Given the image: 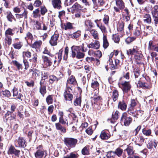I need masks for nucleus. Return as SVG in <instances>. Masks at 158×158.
Here are the masks:
<instances>
[{
    "label": "nucleus",
    "mask_w": 158,
    "mask_h": 158,
    "mask_svg": "<svg viewBox=\"0 0 158 158\" xmlns=\"http://www.w3.org/2000/svg\"><path fill=\"white\" fill-rule=\"evenodd\" d=\"M64 142L65 145L70 148L75 147L77 142V140L72 138L66 137L64 138Z\"/></svg>",
    "instance_id": "f257e3e1"
},
{
    "label": "nucleus",
    "mask_w": 158,
    "mask_h": 158,
    "mask_svg": "<svg viewBox=\"0 0 158 158\" xmlns=\"http://www.w3.org/2000/svg\"><path fill=\"white\" fill-rule=\"evenodd\" d=\"M36 151L35 153L36 158H45L47 156L46 151L43 148L41 145H39L36 148Z\"/></svg>",
    "instance_id": "f03ea898"
},
{
    "label": "nucleus",
    "mask_w": 158,
    "mask_h": 158,
    "mask_svg": "<svg viewBox=\"0 0 158 158\" xmlns=\"http://www.w3.org/2000/svg\"><path fill=\"white\" fill-rule=\"evenodd\" d=\"M115 1L116 6L114 7V11L120 12V10H122L124 8V3L122 0H115Z\"/></svg>",
    "instance_id": "7ed1b4c3"
},
{
    "label": "nucleus",
    "mask_w": 158,
    "mask_h": 158,
    "mask_svg": "<svg viewBox=\"0 0 158 158\" xmlns=\"http://www.w3.org/2000/svg\"><path fill=\"white\" fill-rule=\"evenodd\" d=\"M121 88L124 93H127L130 90L131 85L129 81H122L121 82Z\"/></svg>",
    "instance_id": "20e7f679"
},
{
    "label": "nucleus",
    "mask_w": 158,
    "mask_h": 158,
    "mask_svg": "<svg viewBox=\"0 0 158 158\" xmlns=\"http://www.w3.org/2000/svg\"><path fill=\"white\" fill-rule=\"evenodd\" d=\"M132 121V119L130 117L127 116L126 113H124L121 118V122L123 123L124 125L128 126Z\"/></svg>",
    "instance_id": "39448f33"
},
{
    "label": "nucleus",
    "mask_w": 158,
    "mask_h": 158,
    "mask_svg": "<svg viewBox=\"0 0 158 158\" xmlns=\"http://www.w3.org/2000/svg\"><path fill=\"white\" fill-rule=\"evenodd\" d=\"M137 86L138 87H141L143 89H149L152 87V85L150 81L143 82L140 81H138Z\"/></svg>",
    "instance_id": "423d86ee"
},
{
    "label": "nucleus",
    "mask_w": 158,
    "mask_h": 158,
    "mask_svg": "<svg viewBox=\"0 0 158 158\" xmlns=\"http://www.w3.org/2000/svg\"><path fill=\"white\" fill-rule=\"evenodd\" d=\"M82 7L77 2H76L68 10L69 11L71 12L72 13H74L76 11H78L81 10Z\"/></svg>",
    "instance_id": "0eeeda50"
},
{
    "label": "nucleus",
    "mask_w": 158,
    "mask_h": 158,
    "mask_svg": "<svg viewBox=\"0 0 158 158\" xmlns=\"http://www.w3.org/2000/svg\"><path fill=\"white\" fill-rule=\"evenodd\" d=\"M42 58L44 61V67H47L52 65L53 60L44 56H43Z\"/></svg>",
    "instance_id": "6e6552de"
},
{
    "label": "nucleus",
    "mask_w": 158,
    "mask_h": 158,
    "mask_svg": "<svg viewBox=\"0 0 158 158\" xmlns=\"http://www.w3.org/2000/svg\"><path fill=\"white\" fill-rule=\"evenodd\" d=\"M105 5V2L104 0H98V3L96 5H94V8L95 10L98 9V11H101L104 10V8H102L101 10L100 7H103Z\"/></svg>",
    "instance_id": "1a4fd4ad"
},
{
    "label": "nucleus",
    "mask_w": 158,
    "mask_h": 158,
    "mask_svg": "<svg viewBox=\"0 0 158 158\" xmlns=\"http://www.w3.org/2000/svg\"><path fill=\"white\" fill-rule=\"evenodd\" d=\"M59 35L58 34H54L51 37V39L49 42L52 46L56 45Z\"/></svg>",
    "instance_id": "9d476101"
},
{
    "label": "nucleus",
    "mask_w": 158,
    "mask_h": 158,
    "mask_svg": "<svg viewBox=\"0 0 158 158\" xmlns=\"http://www.w3.org/2000/svg\"><path fill=\"white\" fill-rule=\"evenodd\" d=\"M111 99L114 102L116 101L118 99L119 94L118 91L116 89L114 90L112 92H110Z\"/></svg>",
    "instance_id": "9b49d317"
},
{
    "label": "nucleus",
    "mask_w": 158,
    "mask_h": 158,
    "mask_svg": "<svg viewBox=\"0 0 158 158\" xmlns=\"http://www.w3.org/2000/svg\"><path fill=\"white\" fill-rule=\"evenodd\" d=\"M52 4L54 8L60 9L62 7L61 0H53L52 1Z\"/></svg>",
    "instance_id": "f8f14e48"
},
{
    "label": "nucleus",
    "mask_w": 158,
    "mask_h": 158,
    "mask_svg": "<svg viewBox=\"0 0 158 158\" xmlns=\"http://www.w3.org/2000/svg\"><path fill=\"white\" fill-rule=\"evenodd\" d=\"M110 136V135L108 133V131L103 130L102 131L100 137L103 140H107L108 139Z\"/></svg>",
    "instance_id": "ddd939ff"
},
{
    "label": "nucleus",
    "mask_w": 158,
    "mask_h": 158,
    "mask_svg": "<svg viewBox=\"0 0 158 158\" xmlns=\"http://www.w3.org/2000/svg\"><path fill=\"white\" fill-rule=\"evenodd\" d=\"M118 107V109H120L122 110H125L127 108V104L124 100H122L119 102Z\"/></svg>",
    "instance_id": "4468645a"
},
{
    "label": "nucleus",
    "mask_w": 158,
    "mask_h": 158,
    "mask_svg": "<svg viewBox=\"0 0 158 158\" xmlns=\"http://www.w3.org/2000/svg\"><path fill=\"white\" fill-rule=\"evenodd\" d=\"M100 44L98 40H95L94 43H91L88 45L89 48H94L96 49H98L100 47Z\"/></svg>",
    "instance_id": "2eb2a0df"
},
{
    "label": "nucleus",
    "mask_w": 158,
    "mask_h": 158,
    "mask_svg": "<svg viewBox=\"0 0 158 158\" xmlns=\"http://www.w3.org/2000/svg\"><path fill=\"white\" fill-rule=\"evenodd\" d=\"M20 151L17 150L13 146H11L9 148L8 151V154H15L16 156H18Z\"/></svg>",
    "instance_id": "dca6fc26"
},
{
    "label": "nucleus",
    "mask_w": 158,
    "mask_h": 158,
    "mask_svg": "<svg viewBox=\"0 0 158 158\" xmlns=\"http://www.w3.org/2000/svg\"><path fill=\"white\" fill-rule=\"evenodd\" d=\"M143 21L144 23L149 24L152 22V19L151 16L148 14H145L143 15Z\"/></svg>",
    "instance_id": "f3484780"
},
{
    "label": "nucleus",
    "mask_w": 158,
    "mask_h": 158,
    "mask_svg": "<svg viewBox=\"0 0 158 158\" xmlns=\"http://www.w3.org/2000/svg\"><path fill=\"white\" fill-rule=\"evenodd\" d=\"M55 126L56 129L60 131L61 133H64L66 132V128L63 127L60 123H56Z\"/></svg>",
    "instance_id": "a211bd4d"
},
{
    "label": "nucleus",
    "mask_w": 158,
    "mask_h": 158,
    "mask_svg": "<svg viewBox=\"0 0 158 158\" xmlns=\"http://www.w3.org/2000/svg\"><path fill=\"white\" fill-rule=\"evenodd\" d=\"M77 84V81L76 80L75 77L72 75L69 77L66 83L67 85L71 84V85H75Z\"/></svg>",
    "instance_id": "6ab92c4d"
},
{
    "label": "nucleus",
    "mask_w": 158,
    "mask_h": 158,
    "mask_svg": "<svg viewBox=\"0 0 158 158\" xmlns=\"http://www.w3.org/2000/svg\"><path fill=\"white\" fill-rule=\"evenodd\" d=\"M93 50H89L88 52V54L90 55H94L97 57L99 58L101 57L102 54L101 52L99 50L95 51L94 53H93Z\"/></svg>",
    "instance_id": "aec40b11"
},
{
    "label": "nucleus",
    "mask_w": 158,
    "mask_h": 158,
    "mask_svg": "<svg viewBox=\"0 0 158 158\" xmlns=\"http://www.w3.org/2000/svg\"><path fill=\"white\" fill-rule=\"evenodd\" d=\"M64 99L66 101H71L73 98V95L70 93L64 92Z\"/></svg>",
    "instance_id": "412c9836"
},
{
    "label": "nucleus",
    "mask_w": 158,
    "mask_h": 158,
    "mask_svg": "<svg viewBox=\"0 0 158 158\" xmlns=\"http://www.w3.org/2000/svg\"><path fill=\"white\" fill-rule=\"evenodd\" d=\"M15 115H12L10 112L8 111L5 115V117L6 120L9 121H11V120H15Z\"/></svg>",
    "instance_id": "4be33fe9"
},
{
    "label": "nucleus",
    "mask_w": 158,
    "mask_h": 158,
    "mask_svg": "<svg viewBox=\"0 0 158 158\" xmlns=\"http://www.w3.org/2000/svg\"><path fill=\"white\" fill-rule=\"evenodd\" d=\"M87 31H88L90 32L94 39L96 40L98 39V33L94 29H92L89 28L87 29Z\"/></svg>",
    "instance_id": "5701e85b"
},
{
    "label": "nucleus",
    "mask_w": 158,
    "mask_h": 158,
    "mask_svg": "<svg viewBox=\"0 0 158 158\" xmlns=\"http://www.w3.org/2000/svg\"><path fill=\"white\" fill-rule=\"evenodd\" d=\"M13 96H17V98L19 99H21V98L23 97L22 95L21 94H18V89L14 87L13 89Z\"/></svg>",
    "instance_id": "b1692460"
},
{
    "label": "nucleus",
    "mask_w": 158,
    "mask_h": 158,
    "mask_svg": "<svg viewBox=\"0 0 158 158\" xmlns=\"http://www.w3.org/2000/svg\"><path fill=\"white\" fill-rule=\"evenodd\" d=\"M17 141L19 146L23 147H24L26 146V142L22 137H19Z\"/></svg>",
    "instance_id": "393cba45"
},
{
    "label": "nucleus",
    "mask_w": 158,
    "mask_h": 158,
    "mask_svg": "<svg viewBox=\"0 0 158 158\" xmlns=\"http://www.w3.org/2000/svg\"><path fill=\"white\" fill-rule=\"evenodd\" d=\"M42 44V42L41 40H38L35 41L33 44L31 45V47L33 48H39L40 47Z\"/></svg>",
    "instance_id": "a878e982"
},
{
    "label": "nucleus",
    "mask_w": 158,
    "mask_h": 158,
    "mask_svg": "<svg viewBox=\"0 0 158 158\" xmlns=\"http://www.w3.org/2000/svg\"><path fill=\"white\" fill-rule=\"evenodd\" d=\"M6 18L10 22H12L13 20L15 21L16 20L14 16L10 11L7 12Z\"/></svg>",
    "instance_id": "bb28decb"
},
{
    "label": "nucleus",
    "mask_w": 158,
    "mask_h": 158,
    "mask_svg": "<svg viewBox=\"0 0 158 158\" xmlns=\"http://www.w3.org/2000/svg\"><path fill=\"white\" fill-rule=\"evenodd\" d=\"M124 23L122 22H119L117 25V29L118 31H123L124 29Z\"/></svg>",
    "instance_id": "cd10ccee"
},
{
    "label": "nucleus",
    "mask_w": 158,
    "mask_h": 158,
    "mask_svg": "<svg viewBox=\"0 0 158 158\" xmlns=\"http://www.w3.org/2000/svg\"><path fill=\"white\" fill-rule=\"evenodd\" d=\"M81 97H77L73 102L74 105L75 106H81Z\"/></svg>",
    "instance_id": "c85d7f7f"
},
{
    "label": "nucleus",
    "mask_w": 158,
    "mask_h": 158,
    "mask_svg": "<svg viewBox=\"0 0 158 158\" xmlns=\"http://www.w3.org/2000/svg\"><path fill=\"white\" fill-rule=\"evenodd\" d=\"M119 111L116 110L114 114H112V119L111 121V123H114L115 122V120H116L118 119L119 116Z\"/></svg>",
    "instance_id": "c756f323"
},
{
    "label": "nucleus",
    "mask_w": 158,
    "mask_h": 158,
    "mask_svg": "<svg viewBox=\"0 0 158 158\" xmlns=\"http://www.w3.org/2000/svg\"><path fill=\"white\" fill-rule=\"evenodd\" d=\"M103 46L104 49L106 48L109 45V43L107 41L106 36L104 35L103 37Z\"/></svg>",
    "instance_id": "7c9ffc66"
},
{
    "label": "nucleus",
    "mask_w": 158,
    "mask_h": 158,
    "mask_svg": "<svg viewBox=\"0 0 158 158\" xmlns=\"http://www.w3.org/2000/svg\"><path fill=\"white\" fill-rule=\"evenodd\" d=\"M91 87L95 90L98 89L99 87V84L96 81L93 80L91 84Z\"/></svg>",
    "instance_id": "2f4dec72"
},
{
    "label": "nucleus",
    "mask_w": 158,
    "mask_h": 158,
    "mask_svg": "<svg viewBox=\"0 0 158 158\" xmlns=\"http://www.w3.org/2000/svg\"><path fill=\"white\" fill-rule=\"evenodd\" d=\"M148 49H158V46H155L153 41L151 40L149 43Z\"/></svg>",
    "instance_id": "473e14b6"
},
{
    "label": "nucleus",
    "mask_w": 158,
    "mask_h": 158,
    "mask_svg": "<svg viewBox=\"0 0 158 158\" xmlns=\"http://www.w3.org/2000/svg\"><path fill=\"white\" fill-rule=\"evenodd\" d=\"M152 16H158V5H156L154 6L153 10L152 11Z\"/></svg>",
    "instance_id": "72a5a7b5"
},
{
    "label": "nucleus",
    "mask_w": 158,
    "mask_h": 158,
    "mask_svg": "<svg viewBox=\"0 0 158 158\" xmlns=\"http://www.w3.org/2000/svg\"><path fill=\"white\" fill-rule=\"evenodd\" d=\"M85 25L88 27V28L91 29L93 27V23L90 20L86 19L85 22Z\"/></svg>",
    "instance_id": "f704fd0d"
},
{
    "label": "nucleus",
    "mask_w": 158,
    "mask_h": 158,
    "mask_svg": "<svg viewBox=\"0 0 158 158\" xmlns=\"http://www.w3.org/2000/svg\"><path fill=\"white\" fill-rule=\"evenodd\" d=\"M13 30L10 28H8L5 31V36H11L14 35L12 32Z\"/></svg>",
    "instance_id": "c9c22d12"
},
{
    "label": "nucleus",
    "mask_w": 158,
    "mask_h": 158,
    "mask_svg": "<svg viewBox=\"0 0 158 158\" xmlns=\"http://www.w3.org/2000/svg\"><path fill=\"white\" fill-rule=\"evenodd\" d=\"M114 152L115 155L116 154L118 157H120L122 154L123 150L119 148H117Z\"/></svg>",
    "instance_id": "e433bc0d"
},
{
    "label": "nucleus",
    "mask_w": 158,
    "mask_h": 158,
    "mask_svg": "<svg viewBox=\"0 0 158 158\" xmlns=\"http://www.w3.org/2000/svg\"><path fill=\"white\" fill-rule=\"evenodd\" d=\"M53 96L52 95H49L47 97L46 101L48 105L50 104L53 102Z\"/></svg>",
    "instance_id": "4c0bfd02"
},
{
    "label": "nucleus",
    "mask_w": 158,
    "mask_h": 158,
    "mask_svg": "<svg viewBox=\"0 0 158 158\" xmlns=\"http://www.w3.org/2000/svg\"><path fill=\"white\" fill-rule=\"evenodd\" d=\"M92 98V101H94V103L95 104L96 103H97V104L95 105V107H97V103L99 102L101 99V98L99 96H98L97 97H94Z\"/></svg>",
    "instance_id": "58836bf2"
},
{
    "label": "nucleus",
    "mask_w": 158,
    "mask_h": 158,
    "mask_svg": "<svg viewBox=\"0 0 158 158\" xmlns=\"http://www.w3.org/2000/svg\"><path fill=\"white\" fill-rule=\"evenodd\" d=\"M23 46V43L22 42H19L13 44V46L15 49H20Z\"/></svg>",
    "instance_id": "ea45409f"
},
{
    "label": "nucleus",
    "mask_w": 158,
    "mask_h": 158,
    "mask_svg": "<svg viewBox=\"0 0 158 158\" xmlns=\"http://www.w3.org/2000/svg\"><path fill=\"white\" fill-rule=\"evenodd\" d=\"M64 29L65 30L71 29L73 28L72 24L69 22L66 23L64 24Z\"/></svg>",
    "instance_id": "a19ab883"
},
{
    "label": "nucleus",
    "mask_w": 158,
    "mask_h": 158,
    "mask_svg": "<svg viewBox=\"0 0 158 158\" xmlns=\"http://www.w3.org/2000/svg\"><path fill=\"white\" fill-rule=\"evenodd\" d=\"M58 81V78L54 75H51L49 77V82L51 83H53L54 81Z\"/></svg>",
    "instance_id": "79ce46f5"
},
{
    "label": "nucleus",
    "mask_w": 158,
    "mask_h": 158,
    "mask_svg": "<svg viewBox=\"0 0 158 158\" xmlns=\"http://www.w3.org/2000/svg\"><path fill=\"white\" fill-rule=\"evenodd\" d=\"M12 39L11 36H5L4 42L6 44L9 45L11 43Z\"/></svg>",
    "instance_id": "37998d69"
},
{
    "label": "nucleus",
    "mask_w": 158,
    "mask_h": 158,
    "mask_svg": "<svg viewBox=\"0 0 158 158\" xmlns=\"http://www.w3.org/2000/svg\"><path fill=\"white\" fill-rule=\"evenodd\" d=\"M40 92L41 94L44 96V95L46 93L45 86H42L40 87Z\"/></svg>",
    "instance_id": "c03bdc74"
},
{
    "label": "nucleus",
    "mask_w": 158,
    "mask_h": 158,
    "mask_svg": "<svg viewBox=\"0 0 158 158\" xmlns=\"http://www.w3.org/2000/svg\"><path fill=\"white\" fill-rule=\"evenodd\" d=\"M127 55H134L137 56V52L136 50H127Z\"/></svg>",
    "instance_id": "a18cd8bd"
},
{
    "label": "nucleus",
    "mask_w": 158,
    "mask_h": 158,
    "mask_svg": "<svg viewBox=\"0 0 158 158\" xmlns=\"http://www.w3.org/2000/svg\"><path fill=\"white\" fill-rule=\"evenodd\" d=\"M28 11L27 10L24 9L23 12L21 14L22 18H24V20L28 18Z\"/></svg>",
    "instance_id": "49530a36"
},
{
    "label": "nucleus",
    "mask_w": 158,
    "mask_h": 158,
    "mask_svg": "<svg viewBox=\"0 0 158 158\" xmlns=\"http://www.w3.org/2000/svg\"><path fill=\"white\" fill-rule=\"evenodd\" d=\"M133 72L134 73L135 78V79L137 78L140 75V72L138 68H135L134 69Z\"/></svg>",
    "instance_id": "de8ad7c7"
},
{
    "label": "nucleus",
    "mask_w": 158,
    "mask_h": 158,
    "mask_svg": "<svg viewBox=\"0 0 158 158\" xmlns=\"http://www.w3.org/2000/svg\"><path fill=\"white\" fill-rule=\"evenodd\" d=\"M126 150L127 152V154L129 155L133 154L134 153L133 148L131 146H129L126 149Z\"/></svg>",
    "instance_id": "09e8293b"
},
{
    "label": "nucleus",
    "mask_w": 158,
    "mask_h": 158,
    "mask_svg": "<svg viewBox=\"0 0 158 158\" xmlns=\"http://www.w3.org/2000/svg\"><path fill=\"white\" fill-rule=\"evenodd\" d=\"M89 148L88 147H85L82 150V154L84 155H88L89 154Z\"/></svg>",
    "instance_id": "8fccbe9b"
},
{
    "label": "nucleus",
    "mask_w": 158,
    "mask_h": 158,
    "mask_svg": "<svg viewBox=\"0 0 158 158\" xmlns=\"http://www.w3.org/2000/svg\"><path fill=\"white\" fill-rule=\"evenodd\" d=\"M12 63L16 66L18 70L22 69V65L16 60H13L12 61Z\"/></svg>",
    "instance_id": "3c124183"
},
{
    "label": "nucleus",
    "mask_w": 158,
    "mask_h": 158,
    "mask_svg": "<svg viewBox=\"0 0 158 158\" xmlns=\"http://www.w3.org/2000/svg\"><path fill=\"white\" fill-rule=\"evenodd\" d=\"M25 39L27 40L28 42V40H29L32 41L33 39V36L32 34L29 32H28L27 34V36L25 37Z\"/></svg>",
    "instance_id": "603ef678"
},
{
    "label": "nucleus",
    "mask_w": 158,
    "mask_h": 158,
    "mask_svg": "<svg viewBox=\"0 0 158 158\" xmlns=\"http://www.w3.org/2000/svg\"><path fill=\"white\" fill-rule=\"evenodd\" d=\"M59 122L60 123L63 125L66 124L67 126L69 125L67 119H65V120H64L63 117L62 118H59Z\"/></svg>",
    "instance_id": "864d4df0"
},
{
    "label": "nucleus",
    "mask_w": 158,
    "mask_h": 158,
    "mask_svg": "<svg viewBox=\"0 0 158 158\" xmlns=\"http://www.w3.org/2000/svg\"><path fill=\"white\" fill-rule=\"evenodd\" d=\"M142 132L144 135L149 136L151 133V130L150 129L147 130L143 129Z\"/></svg>",
    "instance_id": "5fc2aeb1"
},
{
    "label": "nucleus",
    "mask_w": 158,
    "mask_h": 158,
    "mask_svg": "<svg viewBox=\"0 0 158 158\" xmlns=\"http://www.w3.org/2000/svg\"><path fill=\"white\" fill-rule=\"evenodd\" d=\"M47 9L45 6H41L40 7V13L42 15H44L47 12Z\"/></svg>",
    "instance_id": "6e6d98bb"
},
{
    "label": "nucleus",
    "mask_w": 158,
    "mask_h": 158,
    "mask_svg": "<svg viewBox=\"0 0 158 158\" xmlns=\"http://www.w3.org/2000/svg\"><path fill=\"white\" fill-rule=\"evenodd\" d=\"M136 39L135 37H128L125 40L127 44H129L135 40Z\"/></svg>",
    "instance_id": "4d7b16f0"
},
{
    "label": "nucleus",
    "mask_w": 158,
    "mask_h": 158,
    "mask_svg": "<svg viewBox=\"0 0 158 158\" xmlns=\"http://www.w3.org/2000/svg\"><path fill=\"white\" fill-rule=\"evenodd\" d=\"M2 94L5 97H9L11 95L10 92L7 90L2 91Z\"/></svg>",
    "instance_id": "13d9d810"
},
{
    "label": "nucleus",
    "mask_w": 158,
    "mask_h": 158,
    "mask_svg": "<svg viewBox=\"0 0 158 158\" xmlns=\"http://www.w3.org/2000/svg\"><path fill=\"white\" fill-rule=\"evenodd\" d=\"M40 10L39 9H37L33 11V16L34 18H36L39 16Z\"/></svg>",
    "instance_id": "bf43d9fd"
},
{
    "label": "nucleus",
    "mask_w": 158,
    "mask_h": 158,
    "mask_svg": "<svg viewBox=\"0 0 158 158\" xmlns=\"http://www.w3.org/2000/svg\"><path fill=\"white\" fill-rule=\"evenodd\" d=\"M77 155L72 153L69 155H67L64 157V158H77Z\"/></svg>",
    "instance_id": "052dcab7"
},
{
    "label": "nucleus",
    "mask_w": 158,
    "mask_h": 158,
    "mask_svg": "<svg viewBox=\"0 0 158 158\" xmlns=\"http://www.w3.org/2000/svg\"><path fill=\"white\" fill-rule=\"evenodd\" d=\"M109 21V17L107 15H105L103 19V21L105 24L107 25Z\"/></svg>",
    "instance_id": "680f3d73"
},
{
    "label": "nucleus",
    "mask_w": 158,
    "mask_h": 158,
    "mask_svg": "<svg viewBox=\"0 0 158 158\" xmlns=\"http://www.w3.org/2000/svg\"><path fill=\"white\" fill-rule=\"evenodd\" d=\"M32 71H33V70L31 69H30L28 70L24 69L23 72V75L24 76H26L28 75Z\"/></svg>",
    "instance_id": "e2e57ef3"
},
{
    "label": "nucleus",
    "mask_w": 158,
    "mask_h": 158,
    "mask_svg": "<svg viewBox=\"0 0 158 158\" xmlns=\"http://www.w3.org/2000/svg\"><path fill=\"white\" fill-rule=\"evenodd\" d=\"M42 4L41 1L39 0H36L33 4L34 6L35 7H39Z\"/></svg>",
    "instance_id": "0e129e2a"
},
{
    "label": "nucleus",
    "mask_w": 158,
    "mask_h": 158,
    "mask_svg": "<svg viewBox=\"0 0 158 158\" xmlns=\"http://www.w3.org/2000/svg\"><path fill=\"white\" fill-rule=\"evenodd\" d=\"M115 155L114 152L110 151L108 152L106 155V157L108 158H111L112 157Z\"/></svg>",
    "instance_id": "69168bd1"
},
{
    "label": "nucleus",
    "mask_w": 158,
    "mask_h": 158,
    "mask_svg": "<svg viewBox=\"0 0 158 158\" xmlns=\"http://www.w3.org/2000/svg\"><path fill=\"white\" fill-rule=\"evenodd\" d=\"M138 103L136 100L135 99H131V100L130 105L131 107H134Z\"/></svg>",
    "instance_id": "338daca9"
},
{
    "label": "nucleus",
    "mask_w": 158,
    "mask_h": 158,
    "mask_svg": "<svg viewBox=\"0 0 158 158\" xmlns=\"http://www.w3.org/2000/svg\"><path fill=\"white\" fill-rule=\"evenodd\" d=\"M41 23L38 21H36L34 24L36 29L38 30L41 29Z\"/></svg>",
    "instance_id": "774afa93"
}]
</instances>
